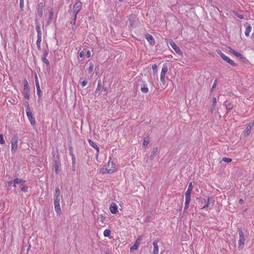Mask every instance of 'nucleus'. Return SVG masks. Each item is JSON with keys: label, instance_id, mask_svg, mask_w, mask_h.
I'll list each match as a JSON object with an SVG mask.
<instances>
[{"label": "nucleus", "instance_id": "nucleus-42", "mask_svg": "<svg viewBox=\"0 0 254 254\" xmlns=\"http://www.w3.org/2000/svg\"><path fill=\"white\" fill-rule=\"evenodd\" d=\"M222 161H224L225 162L229 163L232 161V159L230 158L224 157L222 158Z\"/></svg>", "mask_w": 254, "mask_h": 254}, {"label": "nucleus", "instance_id": "nucleus-38", "mask_svg": "<svg viewBox=\"0 0 254 254\" xmlns=\"http://www.w3.org/2000/svg\"><path fill=\"white\" fill-rule=\"evenodd\" d=\"M5 143V140L3 134L0 135V144H4Z\"/></svg>", "mask_w": 254, "mask_h": 254}, {"label": "nucleus", "instance_id": "nucleus-35", "mask_svg": "<svg viewBox=\"0 0 254 254\" xmlns=\"http://www.w3.org/2000/svg\"><path fill=\"white\" fill-rule=\"evenodd\" d=\"M101 88V81L99 80L98 82V85L95 91V93H96L98 91H99Z\"/></svg>", "mask_w": 254, "mask_h": 254}, {"label": "nucleus", "instance_id": "nucleus-59", "mask_svg": "<svg viewBox=\"0 0 254 254\" xmlns=\"http://www.w3.org/2000/svg\"><path fill=\"white\" fill-rule=\"evenodd\" d=\"M70 155L72 157H74V154L72 153V152L71 151L70 152Z\"/></svg>", "mask_w": 254, "mask_h": 254}, {"label": "nucleus", "instance_id": "nucleus-44", "mask_svg": "<svg viewBox=\"0 0 254 254\" xmlns=\"http://www.w3.org/2000/svg\"><path fill=\"white\" fill-rule=\"evenodd\" d=\"M235 15H236L238 17H239L240 19H244V16L242 14H240L237 12H235Z\"/></svg>", "mask_w": 254, "mask_h": 254}, {"label": "nucleus", "instance_id": "nucleus-31", "mask_svg": "<svg viewBox=\"0 0 254 254\" xmlns=\"http://www.w3.org/2000/svg\"><path fill=\"white\" fill-rule=\"evenodd\" d=\"M141 91L142 92L146 93L148 91V88L146 85L143 84V86L141 87Z\"/></svg>", "mask_w": 254, "mask_h": 254}, {"label": "nucleus", "instance_id": "nucleus-13", "mask_svg": "<svg viewBox=\"0 0 254 254\" xmlns=\"http://www.w3.org/2000/svg\"><path fill=\"white\" fill-rule=\"evenodd\" d=\"M214 200L211 197H208L207 202L203 206L202 208H205L209 206H212L213 205Z\"/></svg>", "mask_w": 254, "mask_h": 254}, {"label": "nucleus", "instance_id": "nucleus-55", "mask_svg": "<svg viewBox=\"0 0 254 254\" xmlns=\"http://www.w3.org/2000/svg\"><path fill=\"white\" fill-rule=\"evenodd\" d=\"M91 57V52L89 50H88L87 52V57L88 58H90Z\"/></svg>", "mask_w": 254, "mask_h": 254}, {"label": "nucleus", "instance_id": "nucleus-37", "mask_svg": "<svg viewBox=\"0 0 254 254\" xmlns=\"http://www.w3.org/2000/svg\"><path fill=\"white\" fill-rule=\"evenodd\" d=\"M29 89V85H28V82L26 80H25L24 81L23 89Z\"/></svg>", "mask_w": 254, "mask_h": 254}, {"label": "nucleus", "instance_id": "nucleus-14", "mask_svg": "<svg viewBox=\"0 0 254 254\" xmlns=\"http://www.w3.org/2000/svg\"><path fill=\"white\" fill-rule=\"evenodd\" d=\"M146 40L150 43V45H153L155 44V40L153 36L149 34H146L145 36Z\"/></svg>", "mask_w": 254, "mask_h": 254}, {"label": "nucleus", "instance_id": "nucleus-16", "mask_svg": "<svg viewBox=\"0 0 254 254\" xmlns=\"http://www.w3.org/2000/svg\"><path fill=\"white\" fill-rule=\"evenodd\" d=\"M54 207L57 215H60L62 211L60 207V202L54 203Z\"/></svg>", "mask_w": 254, "mask_h": 254}, {"label": "nucleus", "instance_id": "nucleus-62", "mask_svg": "<svg viewBox=\"0 0 254 254\" xmlns=\"http://www.w3.org/2000/svg\"><path fill=\"white\" fill-rule=\"evenodd\" d=\"M120 2H123L124 0H119Z\"/></svg>", "mask_w": 254, "mask_h": 254}, {"label": "nucleus", "instance_id": "nucleus-47", "mask_svg": "<svg viewBox=\"0 0 254 254\" xmlns=\"http://www.w3.org/2000/svg\"><path fill=\"white\" fill-rule=\"evenodd\" d=\"M24 6V0H20V7L21 9H23Z\"/></svg>", "mask_w": 254, "mask_h": 254}, {"label": "nucleus", "instance_id": "nucleus-12", "mask_svg": "<svg viewBox=\"0 0 254 254\" xmlns=\"http://www.w3.org/2000/svg\"><path fill=\"white\" fill-rule=\"evenodd\" d=\"M54 15V10L53 8H50L49 10V16L47 20V24L50 25L52 21L53 17Z\"/></svg>", "mask_w": 254, "mask_h": 254}, {"label": "nucleus", "instance_id": "nucleus-32", "mask_svg": "<svg viewBox=\"0 0 254 254\" xmlns=\"http://www.w3.org/2000/svg\"><path fill=\"white\" fill-rule=\"evenodd\" d=\"M217 53L221 57V58L224 60L225 58L226 57V56L220 50H217Z\"/></svg>", "mask_w": 254, "mask_h": 254}, {"label": "nucleus", "instance_id": "nucleus-15", "mask_svg": "<svg viewBox=\"0 0 254 254\" xmlns=\"http://www.w3.org/2000/svg\"><path fill=\"white\" fill-rule=\"evenodd\" d=\"M244 26L246 27L245 34L247 37L249 36L250 33L252 30V27L251 25L248 23H246L244 25Z\"/></svg>", "mask_w": 254, "mask_h": 254}, {"label": "nucleus", "instance_id": "nucleus-7", "mask_svg": "<svg viewBox=\"0 0 254 254\" xmlns=\"http://www.w3.org/2000/svg\"><path fill=\"white\" fill-rule=\"evenodd\" d=\"M142 239V236H139L137 238V240H136L135 244L131 247H130V250L132 251V250H137L140 244Z\"/></svg>", "mask_w": 254, "mask_h": 254}, {"label": "nucleus", "instance_id": "nucleus-8", "mask_svg": "<svg viewBox=\"0 0 254 254\" xmlns=\"http://www.w3.org/2000/svg\"><path fill=\"white\" fill-rule=\"evenodd\" d=\"M118 207L117 204L115 202H112L110 205L109 209L112 214H117L118 212Z\"/></svg>", "mask_w": 254, "mask_h": 254}, {"label": "nucleus", "instance_id": "nucleus-11", "mask_svg": "<svg viewBox=\"0 0 254 254\" xmlns=\"http://www.w3.org/2000/svg\"><path fill=\"white\" fill-rule=\"evenodd\" d=\"M25 183V181L24 180L16 178L13 181V187H16L17 184L20 186H23Z\"/></svg>", "mask_w": 254, "mask_h": 254}, {"label": "nucleus", "instance_id": "nucleus-51", "mask_svg": "<svg viewBox=\"0 0 254 254\" xmlns=\"http://www.w3.org/2000/svg\"><path fill=\"white\" fill-rule=\"evenodd\" d=\"M217 103V100L215 97H213L212 99V104H213V106L216 105Z\"/></svg>", "mask_w": 254, "mask_h": 254}, {"label": "nucleus", "instance_id": "nucleus-3", "mask_svg": "<svg viewBox=\"0 0 254 254\" xmlns=\"http://www.w3.org/2000/svg\"><path fill=\"white\" fill-rule=\"evenodd\" d=\"M167 43L175 50V51L179 55H182V52L180 48L171 39H167Z\"/></svg>", "mask_w": 254, "mask_h": 254}, {"label": "nucleus", "instance_id": "nucleus-4", "mask_svg": "<svg viewBox=\"0 0 254 254\" xmlns=\"http://www.w3.org/2000/svg\"><path fill=\"white\" fill-rule=\"evenodd\" d=\"M26 113L29 122H30L31 125H34L35 123V119L33 117V114L28 104H27V107L26 110Z\"/></svg>", "mask_w": 254, "mask_h": 254}, {"label": "nucleus", "instance_id": "nucleus-23", "mask_svg": "<svg viewBox=\"0 0 254 254\" xmlns=\"http://www.w3.org/2000/svg\"><path fill=\"white\" fill-rule=\"evenodd\" d=\"M88 142L91 146H92L97 150V153L99 152V147L97 146L96 144L93 142L91 139L88 140Z\"/></svg>", "mask_w": 254, "mask_h": 254}, {"label": "nucleus", "instance_id": "nucleus-46", "mask_svg": "<svg viewBox=\"0 0 254 254\" xmlns=\"http://www.w3.org/2000/svg\"><path fill=\"white\" fill-rule=\"evenodd\" d=\"M216 105L213 106V104H212V107L210 109V112L211 113H213L214 111H216Z\"/></svg>", "mask_w": 254, "mask_h": 254}, {"label": "nucleus", "instance_id": "nucleus-28", "mask_svg": "<svg viewBox=\"0 0 254 254\" xmlns=\"http://www.w3.org/2000/svg\"><path fill=\"white\" fill-rule=\"evenodd\" d=\"M23 94L24 95V97L27 99L29 98L30 97V92L29 89H23Z\"/></svg>", "mask_w": 254, "mask_h": 254}, {"label": "nucleus", "instance_id": "nucleus-20", "mask_svg": "<svg viewBox=\"0 0 254 254\" xmlns=\"http://www.w3.org/2000/svg\"><path fill=\"white\" fill-rule=\"evenodd\" d=\"M106 167L109 169H113V173L116 170L115 163L113 162H109L108 165Z\"/></svg>", "mask_w": 254, "mask_h": 254}, {"label": "nucleus", "instance_id": "nucleus-45", "mask_svg": "<svg viewBox=\"0 0 254 254\" xmlns=\"http://www.w3.org/2000/svg\"><path fill=\"white\" fill-rule=\"evenodd\" d=\"M76 18V16H75V15H73V19L70 22L71 24L74 25L75 24Z\"/></svg>", "mask_w": 254, "mask_h": 254}, {"label": "nucleus", "instance_id": "nucleus-18", "mask_svg": "<svg viewBox=\"0 0 254 254\" xmlns=\"http://www.w3.org/2000/svg\"><path fill=\"white\" fill-rule=\"evenodd\" d=\"M228 50L229 52L234 54L237 57H239V58H242V55L241 54H240L238 52L235 51L234 49H233L231 47H229L228 48Z\"/></svg>", "mask_w": 254, "mask_h": 254}, {"label": "nucleus", "instance_id": "nucleus-61", "mask_svg": "<svg viewBox=\"0 0 254 254\" xmlns=\"http://www.w3.org/2000/svg\"><path fill=\"white\" fill-rule=\"evenodd\" d=\"M12 184V182H10L9 183V186H10Z\"/></svg>", "mask_w": 254, "mask_h": 254}, {"label": "nucleus", "instance_id": "nucleus-24", "mask_svg": "<svg viewBox=\"0 0 254 254\" xmlns=\"http://www.w3.org/2000/svg\"><path fill=\"white\" fill-rule=\"evenodd\" d=\"M167 71H168V67L167 65H164L162 68V70H161V74H160V76L165 77L166 73L167 72Z\"/></svg>", "mask_w": 254, "mask_h": 254}, {"label": "nucleus", "instance_id": "nucleus-22", "mask_svg": "<svg viewBox=\"0 0 254 254\" xmlns=\"http://www.w3.org/2000/svg\"><path fill=\"white\" fill-rule=\"evenodd\" d=\"M224 61H225L226 62L229 63L230 64L233 66H235L237 65L233 61V60H231L228 57L226 56V58H225Z\"/></svg>", "mask_w": 254, "mask_h": 254}, {"label": "nucleus", "instance_id": "nucleus-27", "mask_svg": "<svg viewBox=\"0 0 254 254\" xmlns=\"http://www.w3.org/2000/svg\"><path fill=\"white\" fill-rule=\"evenodd\" d=\"M224 105L226 107V109H227V112H228L229 111L232 110V108H233V105L231 103H228L227 101H225L224 103Z\"/></svg>", "mask_w": 254, "mask_h": 254}, {"label": "nucleus", "instance_id": "nucleus-49", "mask_svg": "<svg viewBox=\"0 0 254 254\" xmlns=\"http://www.w3.org/2000/svg\"><path fill=\"white\" fill-rule=\"evenodd\" d=\"M43 61L44 63H45L47 65H49V61L46 58H44L43 59Z\"/></svg>", "mask_w": 254, "mask_h": 254}, {"label": "nucleus", "instance_id": "nucleus-26", "mask_svg": "<svg viewBox=\"0 0 254 254\" xmlns=\"http://www.w3.org/2000/svg\"><path fill=\"white\" fill-rule=\"evenodd\" d=\"M42 41V36H40V34L37 35V40L36 41V44L37 48L39 50H41L40 43Z\"/></svg>", "mask_w": 254, "mask_h": 254}, {"label": "nucleus", "instance_id": "nucleus-2", "mask_svg": "<svg viewBox=\"0 0 254 254\" xmlns=\"http://www.w3.org/2000/svg\"><path fill=\"white\" fill-rule=\"evenodd\" d=\"M18 137L17 135H14L12 136L11 141V152L15 153L17 149V143H18Z\"/></svg>", "mask_w": 254, "mask_h": 254}, {"label": "nucleus", "instance_id": "nucleus-5", "mask_svg": "<svg viewBox=\"0 0 254 254\" xmlns=\"http://www.w3.org/2000/svg\"><path fill=\"white\" fill-rule=\"evenodd\" d=\"M82 7V3L80 1H77L75 4L73 5V10H72V13L73 15H75V16H77V13L79 12V11L81 10Z\"/></svg>", "mask_w": 254, "mask_h": 254}, {"label": "nucleus", "instance_id": "nucleus-52", "mask_svg": "<svg viewBox=\"0 0 254 254\" xmlns=\"http://www.w3.org/2000/svg\"><path fill=\"white\" fill-rule=\"evenodd\" d=\"M189 204H190L189 202L187 203V202L185 201V207H184L185 210L187 209L188 208Z\"/></svg>", "mask_w": 254, "mask_h": 254}, {"label": "nucleus", "instance_id": "nucleus-19", "mask_svg": "<svg viewBox=\"0 0 254 254\" xmlns=\"http://www.w3.org/2000/svg\"><path fill=\"white\" fill-rule=\"evenodd\" d=\"M252 127V126L250 124H249L247 127L246 129L245 130V131L244 132L245 136H247L249 135V134H250V133L251 131Z\"/></svg>", "mask_w": 254, "mask_h": 254}, {"label": "nucleus", "instance_id": "nucleus-57", "mask_svg": "<svg viewBox=\"0 0 254 254\" xmlns=\"http://www.w3.org/2000/svg\"><path fill=\"white\" fill-rule=\"evenodd\" d=\"M72 163L73 164H75V158L74 156L72 157Z\"/></svg>", "mask_w": 254, "mask_h": 254}, {"label": "nucleus", "instance_id": "nucleus-36", "mask_svg": "<svg viewBox=\"0 0 254 254\" xmlns=\"http://www.w3.org/2000/svg\"><path fill=\"white\" fill-rule=\"evenodd\" d=\"M217 82H218L217 79H215L214 81L213 84L211 89V92H213L214 91V89L216 88V87L217 86Z\"/></svg>", "mask_w": 254, "mask_h": 254}, {"label": "nucleus", "instance_id": "nucleus-6", "mask_svg": "<svg viewBox=\"0 0 254 254\" xmlns=\"http://www.w3.org/2000/svg\"><path fill=\"white\" fill-rule=\"evenodd\" d=\"M54 203L60 202L61 200L60 190L58 187L55 190V193L54 195Z\"/></svg>", "mask_w": 254, "mask_h": 254}, {"label": "nucleus", "instance_id": "nucleus-25", "mask_svg": "<svg viewBox=\"0 0 254 254\" xmlns=\"http://www.w3.org/2000/svg\"><path fill=\"white\" fill-rule=\"evenodd\" d=\"M157 151H158V148L157 147H155L152 149L151 155L149 157L150 159L151 160H152L153 159V158H154V156L156 155Z\"/></svg>", "mask_w": 254, "mask_h": 254}, {"label": "nucleus", "instance_id": "nucleus-30", "mask_svg": "<svg viewBox=\"0 0 254 254\" xmlns=\"http://www.w3.org/2000/svg\"><path fill=\"white\" fill-rule=\"evenodd\" d=\"M150 142L149 138L148 137L144 138L142 142V145L145 147L147 146Z\"/></svg>", "mask_w": 254, "mask_h": 254}, {"label": "nucleus", "instance_id": "nucleus-9", "mask_svg": "<svg viewBox=\"0 0 254 254\" xmlns=\"http://www.w3.org/2000/svg\"><path fill=\"white\" fill-rule=\"evenodd\" d=\"M35 78L36 86L37 95H38L39 98H40L42 96V92L40 89V85H39V83L38 82V77H37V75H36L35 76Z\"/></svg>", "mask_w": 254, "mask_h": 254}, {"label": "nucleus", "instance_id": "nucleus-56", "mask_svg": "<svg viewBox=\"0 0 254 254\" xmlns=\"http://www.w3.org/2000/svg\"><path fill=\"white\" fill-rule=\"evenodd\" d=\"M79 56L80 58L83 57L84 56V53L83 51L81 52L80 53Z\"/></svg>", "mask_w": 254, "mask_h": 254}, {"label": "nucleus", "instance_id": "nucleus-21", "mask_svg": "<svg viewBox=\"0 0 254 254\" xmlns=\"http://www.w3.org/2000/svg\"><path fill=\"white\" fill-rule=\"evenodd\" d=\"M153 246L154 247L153 254H158L159 253V248L157 245V241H154L152 243Z\"/></svg>", "mask_w": 254, "mask_h": 254}, {"label": "nucleus", "instance_id": "nucleus-53", "mask_svg": "<svg viewBox=\"0 0 254 254\" xmlns=\"http://www.w3.org/2000/svg\"><path fill=\"white\" fill-rule=\"evenodd\" d=\"M157 65L156 64H154L152 66V68L153 71L156 70L157 69Z\"/></svg>", "mask_w": 254, "mask_h": 254}, {"label": "nucleus", "instance_id": "nucleus-1", "mask_svg": "<svg viewBox=\"0 0 254 254\" xmlns=\"http://www.w3.org/2000/svg\"><path fill=\"white\" fill-rule=\"evenodd\" d=\"M238 232L239 235V240L238 241V249L239 250H241L244 248V246L245 244V242L246 240L244 232L242 231V230L240 228H239L238 229Z\"/></svg>", "mask_w": 254, "mask_h": 254}, {"label": "nucleus", "instance_id": "nucleus-29", "mask_svg": "<svg viewBox=\"0 0 254 254\" xmlns=\"http://www.w3.org/2000/svg\"><path fill=\"white\" fill-rule=\"evenodd\" d=\"M192 190V183H190L189 184L188 190L186 192L185 194H190L191 191Z\"/></svg>", "mask_w": 254, "mask_h": 254}, {"label": "nucleus", "instance_id": "nucleus-10", "mask_svg": "<svg viewBox=\"0 0 254 254\" xmlns=\"http://www.w3.org/2000/svg\"><path fill=\"white\" fill-rule=\"evenodd\" d=\"M113 173V169H109L108 168H107L106 166H104L103 168H102L100 170V173L102 174H112Z\"/></svg>", "mask_w": 254, "mask_h": 254}, {"label": "nucleus", "instance_id": "nucleus-40", "mask_svg": "<svg viewBox=\"0 0 254 254\" xmlns=\"http://www.w3.org/2000/svg\"><path fill=\"white\" fill-rule=\"evenodd\" d=\"M21 190L22 191L26 192L28 191V187L26 186H21Z\"/></svg>", "mask_w": 254, "mask_h": 254}, {"label": "nucleus", "instance_id": "nucleus-43", "mask_svg": "<svg viewBox=\"0 0 254 254\" xmlns=\"http://www.w3.org/2000/svg\"><path fill=\"white\" fill-rule=\"evenodd\" d=\"M93 64H91L89 67H88V68L87 69V70H88V72L90 73H91L92 71H93Z\"/></svg>", "mask_w": 254, "mask_h": 254}, {"label": "nucleus", "instance_id": "nucleus-48", "mask_svg": "<svg viewBox=\"0 0 254 254\" xmlns=\"http://www.w3.org/2000/svg\"><path fill=\"white\" fill-rule=\"evenodd\" d=\"M36 30H37V35H39V34H40V36H42V34H41V32L40 27H37Z\"/></svg>", "mask_w": 254, "mask_h": 254}, {"label": "nucleus", "instance_id": "nucleus-60", "mask_svg": "<svg viewBox=\"0 0 254 254\" xmlns=\"http://www.w3.org/2000/svg\"><path fill=\"white\" fill-rule=\"evenodd\" d=\"M103 90L104 91H106L107 90V88H106V87H103Z\"/></svg>", "mask_w": 254, "mask_h": 254}, {"label": "nucleus", "instance_id": "nucleus-33", "mask_svg": "<svg viewBox=\"0 0 254 254\" xmlns=\"http://www.w3.org/2000/svg\"><path fill=\"white\" fill-rule=\"evenodd\" d=\"M59 163L58 161H56L55 162V165H54V169L55 170V172L57 174L58 173V171H59Z\"/></svg>", "mask_w": 254, "mask_h": 254}, {"label": "nucleus", "instance_id": "nucleus-50", "mask_svg": "<svg viewBox=\"0 0 254 254\" xmlns=\"http://www.w3.org/2000/svg\"><path fill=\"white\" fill-rule=\"evenodd\" d=\"M87 84V82L85 80H84L81 82V85L82 87L85 86Z\"/></svg>", "mask_w": 254, "mask_h": 254}, {"label": "nucleus", "instance_id": "nucleus-39", "mask_svg": "<svg viewBox=\"0 0 254 254\" xmlns=\"http://www.w3.org/2000/svg\"><path fill=\"white\" fill-rule=\"evenodd\" d=\"M185 196H186V202H187V203L188 202H190V194H185Z\"/></svg>", "mask_w": 254, "mask_h": 254}, {"label": "nucleus", "instance_id": "nucleus-41", "mask_svg": "<svg viewBox=\"0 0 254 254\" xmlns=\"http://www.w3.org/2000/svg\"><path fill=\"white\" fill-rule=\"evenodd\" d=\"M98 219L100 220L102 222H103L105 219V217L102 214H101L98 216Z\"/></svg>", "mask_w": 254, "mask_h": 254}, {"label": "nucleus", "instance_id": "nucleus-58", "mask_svg": "<svg viewBox=\"0 0 254 254\" xmlns=\"http://www.w3.org/2000/svg\"><path fill=\"white\" fill-rule=\"evenodd\" d=\"M243 202H244V200H243V199H240L239 200V203H240V204H242Z\"/></svg>", "mask_w": 254, "mask_h": 254}, {"label": "nucleus", "instance_id": "nucleus-17", "mask_svg": "<svg viewBox=\"0 0 254 254\" xmlns=\"http://www.w3.org/2000/svg\"><path fill=\"white\" fill-rule=\"evenodd\" d=\"M43 4L42 3H40L39 5H38V9H37V14L40 17H41L43 15Z\"/></svg>", "mask_w": 254, "mask_h": 254}, {"label": "nucleus", "instance_id": "nucleus-34", "mask_svg": "<svg viewBox=\"0 0 254 254\" xmlns=\"http://www.w3.org/2000/svg\"><path fill=\"white\" fill-rule=\"evenodd\" d=\"M111 234V231L109 229H106L104 231V236L105 237H109Z\"/></svg>", "mask_w": 254, "mask_h": 254}, {"label": "nucleus", "instance_id": "nucleus-54", "mask_svg": "<svg viewBox=\"0 0 254 254\" xmlns=\"http://www.w3.org/2000/svg\"><path fill=\"white\" fill-rule=\"evenodd\" d=\"M160 80H161L162 83L164 84V82H165V77L160 76Z\"/></svg>", "mask_w": 254, "mask_h": 254}]
</instances>
